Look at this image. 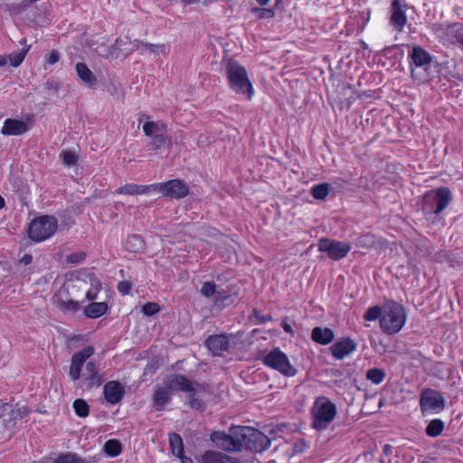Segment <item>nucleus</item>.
<instances>
[{
  "label": "nucleus",
  "instance_id": "72a5a7b5",
  "mask_svg": "<svg viewBox=\"0 0 463 463\" xmlns=\"http://www.w3.org/2000/svg\"><path fill=\"white\" fill-rule=\"evenodd\" d=\"M443 430L444 422L440 419H434L427 425L425 431L429 437L435 438L440 435Z\"/></svg>",
  "mask_w": 463,
  "mask_h": 463
},
{
  "label": "nucleus",
  "instance_id": "20e7f679",
  "mask_svg": "<svg viewBox=\"0 0 463 463\" xmlns=\"http://www.w3.org/2000/svg\"><path fill=\"white\" fill-rule=\"evenodd\" d=\"M452 201V194L446 186L426 192L422 196L421 211L428 215H439Z\"/></svg>",
  "mask_w": 463,
  "mask_h": 463
},
{
  "label": "nucleus",
  "instance_id": "e433bc0d",
  "mask_svg": "<svg viewBox=\"0 0 463 463\" xmlns=\"http://www.w3.org/2000/svg\"><path fill=\"white\" fill-rule=\"evenodd\" d=\"M385 372L380 368H371L366 372V379L374 384H380L385 378Z\"/></svg>",
  "mask_w": 463,
  "mask_h": 463
},
{
  "label": "nucleus",
  "instance_id": "393cba45",
  "mask_svg": "<svg viewBox=\"0 0 463 463\" xmlns=\"http://www.w3.org/2000/svg\"><path fill=\"white\" fill-rule=\"evenodd\" d=\"M76 73L80 82L89 87L93 88L98 83V79L94 73L83 62H78L75 66Z\"/></svg>",
  "mask_w": 463,
  "mask_h": 463
},
{
  "label": "nucleus",
  "instance_id": "052dcab7",
  "mask_svg": "<svg viewBox=\"0 0 463 463\" xmlns=\"http://www.w3.org/2000/svg\"><path fill=\"white\" fill-rule=\"evenodd\" d=\"M33 260V257L30 254H25L21 259V262L24 265H29Z\"/></svg>",
  "mask_w": 463,
  "mask_h": 463
},
{
  "label": "nucleus",
  "instance_id": "7ed1b4c3",
  "mask_svg": "<svg viewBox=\"0 0 463 463\" xmlns=\"http://www.w3.org/2000/svg\"><path fill=\"white\" fill-rule=\"evenodd\" d=\"M311 427L317 430H324L335 420L337 414L336 405L326 396L317 397L310 410Z\"/></svg>",
  "mask_w": 463,
  "mask_h": 463
},
{
  "label": "nucleus",
  "instance_id": "dca6fc26",
  "mask_svg": "<svg viewBox=\"0 0 463 463\" xmlns=\"http://www.w3.org/2000/svg\"><path fill=\"white\" fill-rule=\"evenodd\" d=\"M164 386L172 392H194L193 383L183 374L174 373L165 378Z\"/></svg>",
  "mask_w": 463,
  "mask_h": 463
},
{
  "label": "nucleus",
  "instance_id": "f3484780",
  "mask_svg": "<svg viewBox=\"0 0 463 463\" xmlns=\"http://www.w3.org/2000/svg\"><path fill=\"white\" fill-rule=\"evenodd\" d=\"M103 383V374L98 369L95 362H87L85 365V373L83 375V383L86 389L99 387Z\"/></svg>",
  "mask_w": 463,
  "mask_h": 463
},
{
  "label": "nucleus",
  "instance_id": "b1692460",
  "mask_svg": "<svg viewBox=\"0 0 463 463\" xmlns=\"http://www.w3.org/2000/svg\"><path fill=\"white\" fill-rule=\"evenodd\" d=\"M151 192H153V184L144 185L130 183L122 185L116 190V194L124 195L147 194Z\"/></svg>",
  "mask_w": 463,
  "mask_h": 463
},
{
  "label": "nucleus",
  "instance_id": "7c9ffc66",
  "mask_svg": "<svg viewBox=\"0 0 463 463\" xmlns=\"http://www.w3.org/2000/svg\"><path fill=\"white\" fill-rule=\"evenodd\" d=\"M52 463H88V461L74 452L60 453Z\"/></svg>",
  "mask_w": 463,
  "mask_h": 463
},
{
  "label": "nucleus",
  "instance_id": "13d9d810",
  "mask_svg": "<svg viewBox=\"0 0 463 463\" xmlns=\"http://www.w3.org/2000/svg\"><path fill=\"white\" fill-rule=\"evenodd\" d=\"M145 44H146L145 42H143L141 40H137V39H136L132 42L134 50H139L141 47L145 48Z\"/></svg>",
  "mask_w": 463,
  "mask_h": 463
},
{
  "label": "nucleus",
  "instance_id": "2eb2a0df",
  "mask_svg": "<svg viewBox=\"0 0 463 463\" xmlns=\"http://www.w3.org/2000/svg\"><path fill=\"white\" fill-rule=\"evenodd\" d=\"M408 5L405 0H392L391 5L390 23L399 33L403 32L404 26L408 22L406 10Z\"/></svg>",
  "mask_w": 463,
  "mask_h": 463
},
{
  "label": "nucleus",
  "instance_id": "c85d7f7f",
  "mask_svg": "<svg viewBox=\"0 0 463 463\" xmlns=\"http://www.w3.org/2000/svg\"><path fill=\"white\" fill-rule=\"evenodd\" d=\"M144 239L138 234H132L127 238L126 249L130 252H141L145 250Z\"/></svg>",
  "mask_w": 463,
  "mask_h": 463
},
{
  "label": "nucleus",
  "instance_id": "c03bdc74",
  "mask_svg": "<svg viewBox=\"0 0 463 463\" xmlns=\"http://www.w3.org/2000/svg\"><path fill=\"white\" fill-rule=\"evenodd\" d=\"M251 13L260 19H270L275 16V11L272 8L253 7Z\"/></svg>",
  "mask_w": 463,
  "mask_h": 463
},
{
  "label": "nucleus",
  "instance_id": "c756f323",
  "mask_svg": "<svg viewBox=\"0 0 463 463\" xmlns=\"http://www.w3.org/2000/svg\"><path fill=\"white\" fill-rule=\"evenodd\" d=\"M168 439L172 454L176 458L181 457L184 453L182 437L179 434L173 432L169 434Z\"/></svg>",
  "mask_w": 463,
  "mask_h": 463
},
{
  "label": "nucleus",
  "instance_id": "de8ad7c7",
  "mask_svg": "<svg viewBox=\"0 0 463 463\" xmlns=\"http://www.w3.org/2000/svg\"><path fill=\"white\" fill-rule=\"evenodd\" d=\"M159 305L155 302H147L142 307V312L146 317H151L159 312Z\"/></svg>",
  "mask_w": 463,
  "mask_h": 463
},
{
  "label": "nucleus",
  "instance_id": "37998d69",
  "mask_svg": "<svg viewBox=\"0 0 463 463\" xmlns=\"http://www.w3.org/2000/svg\"><path fill=\"white\" fill-rule=\"evenodd\" d=\"M200 293L206 298L215 296L217 294L216 284L213 281L203 282Z\"/></svg>",
  "mask_w": 463,
  "mask_h": 463
},
{
  "label": "nucleus",
  "instance_id": "a19ab883",
  "mask_svg": "<svg viewBox=\"0 0 463 463\" xmlns=\"http://www.w3.org/2000/svg\"><path fill=\"white\" fill-rule=\"evenodd\" d=\"M60 158L61 159V162L66 166H73L77 164L78 156L77 155L72 151H61L60 154Z\"/></svg>",
  "mask_w": 463,
  "mask_h": 463
},
{
  "label": "nucleus",
  "instance_id": "680f3d73",
  "mask_svg": "<svg viewBox=\"0 0 463 463\" xmlns=\"http://www.w3.org/2000/svg\"><path fill=\"white\" fill-rule=\"evenodd\" d=\"M181 463H194L193 459L190 457L184 456V453L181 457H177Z\"/></svg>",
  "mask_w": 463,
  "mask_h": 463
},
{
  "label": "nucleus",
  "instance_id": "473e14b6",
  "mask_svg": "<svg viewBox=\"0 0 463 463\" xmlns=\"http://www.w3.org/2000/svg\"><path fill=\"white\" fill-rule=\"evenodd\" d=\"M234 301V298L228 293L226 290L222 289L217 291V294L215 295L214 298V306L219 308H223L231 304H232Z\"/></svg>",
  "mask_w": 463,
  "mask_h": 463
},
{
  "label": "nucleus",
  "instance_id": "4468645a",
  "mask_svg": "<svg viewBox=\"0 0 463 463\" xmlns=\"http://www.w3.org/2000/svg\"><path fill=\"white\" fill-rule=\"evenodd\" d=\"M95 349L89 345L79 352L73 354L71 359L69 375L75 382L80 378L82 367L86 361L94 354Z\"/></svg>",
  "mask_w": 463,
  "mask_h": 463
},
{
  "label": "nucleus",
  "instance_id": "2f4dec72",
  "mask_svg": "<svg viewBox=\"0 0 463 463\" xmlns=\"http://www.w3.org/2000/svg\"><path fill=\"white\" fill-rule=\"evenodd\" d=\"M90 288L86 292V299L89 301H94L98 298V295L101 289V282L94 275L90 277Z\"/></svg>",
  "mask_w": 463,
  "mask_h": 463
},
{
  "label": "nucleus",
  "instance_id": "9b49d317",
  "mask_svg": "<svg viewBox=\"0 0 463 463\" xmlns=\"http://www.w3.org/2000/svg\"><path fill=\"white\" fill-rule=\"evenodd\" d=\"M351 244L330 239H321L318 242V250L326 252L328 257L334 260L344 259L351 250Z\"/></svg>",
  "mask_w": 463,
  "mask_h": 463
},
{
  "label": "nucleus",
  "instance_id": "a211bd4d",
  "mask_svg": "<svg viewBox=\"0 0 463 463\" xmlns=\"http://www.w3.org/2000/svg\"><path fill=\"white\" fill-rule=\"evenodd\" d=\"M205 346L214 356L222 355L230 346V341L226 335H212L204 341Z\"/></svg>",
  "mask_w": 463,
  "mask_h": 463
},
{
  "label": "nucleus",
  "instance_id": "09e8293b",
  "mask_svg": "<svg viewBox=\"0 0 463 463\" xmlns=\"http://www.w3.org/2000/svg\"><path fill=\"white\" fill-rule=\"evenodd\" d=\"M145 49L148 50L152 53H165L168 50V47L165 44H153L149 43H146Z\"/></svg>",
  "mask_w": 463,
  "mask_h": 463
},
{
  "label": "nucleus",
  "instance_id": "79ce46f5",
  "mask_svg": "<svg viewBox=\"0 0 463 463\" xmlns=\"http://www.w3.org/2000/svg\"><path fill=\"white\" fill-rule=\"evenodd\" d=\"M164 128V124L160 126L157 122L147 121L143 125V131L146 137H151L155 136L156 132L160 131Z\"/></svg>",
  "mask_w": 463,
  "mask_h": 463
},
{
  "label": "nucleus",
  "instance_id": "69168bd1",
  "mask_svg": "<svg viewBox=\"0 0 463 463\" xmlns=\"http://www.w3.org/2000/svg\"><path fill=\"white\" fill-rule=\"evenodd\" d=\"M62 300L66 301L70 298V296L68 295V297H61Z\"/></svg>",
  "mask_w": 463,
  "mask_h": 463
},
{
  "label": "nucleus",
  "instance_id": "864d4df0",
  "mask_svg": "<svg viewBox=\"0 0 463 463\" xmlns=\"http://www.w3.org/2000/svg\"><path fill=\"white\" fill-rule=\"evenodd\" d=\"M60 59V53L57 50H52L46 58V63L52 65L55 64Z\"/></svg>",
  "mask_w": 463,
  "mask_h": 463
},
{
  "label": "nucleus",
  "instance_id": "f257e3e1",
  "mask_svg": "<svg viewBox=\"0 0 463 463\" xmlns=\"http://www.w3.org/2000/svg\"><path fill=\"white\" fill-rule=\"evenodd\" d=\"M226 77L230 89L236 94L246 95L250 100L253 96V87L246 69L238 61L230 60L226 66Z\"/></svg>",
  "mask_w": 463,
  "mask_h": 463
},
{
  "label": "nucleus",
  "instance_id": "f704fd0d",
  "mask_svg": "<svg viewBox=\"0 0 463 463\" xmlns=\"http://www.w3.org/2000/svg\"><path fill=\"white\" fill-rule=\"evenodd\" d=\"M104 452L109 457H117L122 451L121 443L118 439H109L103 447Z\"/></svg>",
  "mask_w": 463,
  "mask_h": 463
},
{
  "label": "nucleus",
  "instance_id": "603ef678",
  "mask_svg": "<svg viewBox=\"0 0 463 463\" xmlns=\"http://www.w3.org/2000/svg\"><path fill=\"white\" fill-rule=\"evenodd\" d=\"M117 288L119 293H121L122 295H128L129 294L132 288V284L128 280H123L118 282Z\"/></svg>",
  "mask_w": 463,
  "mask_h": 463
},
{
  "label": "nucleus",
  "instance_id": "8fccbe9b",
  "mask_svg": "<svg viewBox=\"0 0 463 463\" xmlns=\"http://www.w3.org/2000/svg\"><path fill=\"white\" fill-rule=\"evenodd\" d=\"M86 258L84 252H74L67 256L66 260L69 263L78 264L82 262Z\"/></svg>",
  "mask_w": 463,
  "mask_h": 463
},
{
  "label": "nucleus",
  "instance_id": "f03ea898",
  "mask_svg": "<svg viewBox=\"0 0 463 463\" xmlns=\"http://www.w3.org/2000/svg\"><path fill=\"white\" fill-rule=\"evenodd\" d=\"M406 320L407 314L402 304L394 300H387L383 304V315L380 321V327L384 333L397 334L404 326Z\"/></svg>",
  "mask_w": 463,
  "mask_h": 463
},
{
  "label": "nucleus",
  "instance_id": "4be33fe9",
  "mask_svg": "<svg viewBox=\"0 0 463 463\" xmlns=\"http://www.w3.org/2000/svg\"><path fill=\"white\" fill-rule=\"evenodd\" d=\"M61 297H68V288L65 287H61L53 296V303L61 311L75 313L80 309V303L78 301L71 298L64 301Z\"/></svg>",
  "mask_w": 463,
  "mask_h": 463
},
{
  "label": "nucleus",
  "instance_id": "e2e57ef3",
  "mask_svg": "<svg viewBox=\"0 0 463 463\" xmlns=\"http://www.w3.org/2000/svg\"><path fill=\"white\" fill-rule=\"evenodd\" d=\"M270 0H256V2L261 5L265 6L269 3ZM281 2V0H276V5H279Z\"/></svg>",
  "mask_w": 463,
  "mask_h": 463
},
{
  "label": "nucleus",
  "instance_id": "1a4fd4ad",
  "mask_svg": "<svg viewBox=\"0 0 463 463\" xmlns=\"http://www.w3.org/2000/svg\"><path fill=\"white\" fill-rule=\"evenodd\" d=\"M239 426H232L230 433L222 430L213 431L211 433V440L220 449L238 452L241 450V440L239 437Z\"/></svg>",
  "mask_w": 463,
  "mask_h": 463
},
{
  "label": "nucleus",
  "instance_id": "3c124183",
  "mask_svg": "<svg viewBox=\"0 0 463 463\" xmlns=\"http://www.w3.org/2000/svg\"><path fill=\"white\" fill-rule=\"evenodd\" d=\"M188 397L189 405L193 409L203 411L204 409V403L202 400L196 398L192 392Z\"/></svg>",
  "mask_w": 463,
  "mask_h": 463
},
{
  "label": "nucleus",
  "instance_id": "4c0bfd02",
  "mask_svg": "<svg viewBox=\"0 0 463 463\" xmlns=\"http://www.w3.org/2000/svg\"><path fill=\"white\" fill-rule=\"evenodd\" d=\"M72 407L74 409L75 414L78 417L85 418L90 413V406L83 399H76L73 402Z\"/></svg>",
  "mask_w": 463,
  "mask_h": 463
},
{
  "label": "nucleus",
  "instance_id": "423d86ee",
  "mask_svg": "<svg viewBox=\"0 0 463 463\" xmlns=\"http://www.w3.org/2000/svg\"><path fill=\"white\" fill-rule=\"evenodd\" d=\"M241 449L245 447L254 452H262L270 447L271 440L264 433L251 427L239 426Z\"/></svg>",
  "mask_w": 463,
  "mask_h": 463
},
{
  "label": "nucleus",
  "instance_id": "58836bf2",
  "mask_svg": "<svg viewBox=\"0 0 463 463\" xmlns=\"http://www.w3.org/2000/svg\"><path fill=\"white\" fill-rule=\"evenodd\" d=\"M329 184H319L312 187L311 194L317 200H324L329 194Z\"/></svg>",
  "mask_w": 463,
  "mask_h": 463
},
{
  "label": "nucleus",
  "instance_id": "5701e85b",
  "mask_svg": "<svg viewBox=\"0 0 463 463\" xmlns=\"http://www.w3.org/2000/svg\"><path fill=\"white\" fill-rule=\"evenodd\" d=\"M103 393L106 401L110 404L118 403L124 397L125 390L118 381H109L105 383Z\"/></svg>",
  "mask_w": 463,
  "mask_h": 463
},
{
  "label": "nucleus",
  "instance_id": "cd10ccee",
  "mask_svg": "<svg viewBox=\"0 0 463 463\" xmlns=\"http://www.w3.org/2000/svg\"><path fill=\"white\" fill-rule=\"evenodd\" d=\"M109 309V306L105 301L102 302H95L91 301L89 305H87L84 309V315L89 318H99L104 314L107 313Z\"/></svg>",
  "mask_w": 463,
  "mask_h": 463
},
{
  "label": "nucleus",
  "instance_id": "49530a36",
  "mask_svg": "<svg viewBox=\"0 0 463 463\" xmlns=\"http://www.w3.org/2000/svg\"><path fill=\"white\" fill-rule=\"evenodd\" d=\"M153 138L151 145L155 149H159L162 146H164L167 141L170 142V138L164 134H156L155 136L151 137Z\"/></svg>",
  "mask_w": 463,
  "mask_h": 463
},
{
  "label": "nucleus",
  "instance_id": "ea45409f",
  "mask_svg": "<svg viewBox=\"0 0 463 463\" xmlns=\"http://www.w3.org/2000/svg\"><path fill=\"white\" fill-rule=\"evenodd\" d=\"M29 48L30 46L23 48L19 52H14L9 54V61L13 67H18L24 61Z\"/></svg>",
  "mask_w": 463,
  "mask_h": 463
},
{
  "label": "nucleus",
  "instance_id": "6e6d98bb",
  "mask_svg": "<svg viewBox=\"0 0 463 463\" xmlns=\"http://www.w3.org/2000/svg\"><path fill=\"white\" fill-rule=\"evenodd\" d=\"M372 241V238L369 235H362L358 238V245L361 247L369 246Z\"/></svg>",
  "mask_w": 463,
  "mask_h": 463
},
{
  "label": "nucleus",
  "instance_id": "a18cd8bd",
  "mask_svg": "<svg viewBox=\"0 0 463 463\" xmlns=\"http://www.w3.org/2000/svg\"><path fill=\"white\" fill-rule=\"evenodd\" d=\"M452 36L455 39L453 43L463 51V26L458 24H454Z\"/></svg>",
  "mask_w": 463,
  "mask_h": 463
},
{
  "label": "nucleus",
  "instance_id": "39448f33",
  "mask_svg": "<svg viewBox=\"0 0 463 463\" xmlns=\"http://www.w3.org/2000/svg\"><path fill=\"white\" fill-rule=\"evenodd\" d=\"M58 229V220L52 215L34 218L27 229L31 240L41 242L52 237Z\"/></svg>",
  "mask_w": 463,
  "mask_h": 463
},
{
  "label": "nucleus",
  "instance_id": "5fc2aeb1",
  "mask_svg": "<svg viewBox=\"0 0 463 463\" xmlns=\"http://www.w3.org/2000/svg\"><path fill=\"white\" fill-rule=\"evenodd\" d=\"M254 315L260 324H265L268 321H271L272 317L270 315H260L259 311L254 310Z\"/></svg>",
  "mask_w": 463,
  "mask_h": 463
},
{
  "label": "nucleus",
  "instance_id": "9d476101",
  "mask_svg": "<svg viewBox=\"0 0 463 463\" xmlns=\"http://www.w3.org/2000/svg\"><path fill=\"white\" fill-rule=\"evenodd\" d=\"M153 192H158L166 197L180 199L189 194V187L183 180L172 179L163 183L153 184Z\"/></svg>",
  "mask_w": 463,
  "mask_h": 463
},
{
  "label": "nucleus",
  "instance_id": "0eeeda50",
  "mask_svg": "<svg viewBox=\"0 0 463 463\" xmlns=\"http://www.w3.org/2000/svg\"><path fill=\"white\" fill-rule=\"evenodd\" d=\"M263 364L287 377L295 376L298 370L291 364L288 357L279 348L269 351L262 359Z\"/></svg>",
  "mask_w": 463,
  "mask_h": 463
},
{
  "label": "nucleus",
  "instance_id": "6ab92c4d",
  "mask_svg": "<svg viewBox=\"0 0 463 463\" xmlns=\"http://www.w3.org/2000/svg\"><path fill=\"white\" fill-rule=\"evenodd\" d=\"M356 347H357V345L353 339H351L349 337H345V338H341V339L337 340L335 343H334L331 345L330 349H331L332 355L335 358H336L338 360H342L348 354L354 352L356 350Z\"/></svg>",
  "mask_w": 463,
  "mask_h": 463
},
{
  "label": "nucleus",
  "instance_id": "4d7b16f0",
  "mask_svg": "<svg viewBox=\"0 0 463 463\" xmlns=\"http://www.w3.org/2000/svg\"><path fill=\"white\" fill-rule=\"evenodd\" d=\"M281 326H282L283 330L286 333L294 335V330H293L292 326L288 323H287L285 320L282 322Z\"/></svg>",
  "mask_w": 463,
  "mask_h": 463
},
{
  "label": "nucleus",
  "instance_id": "a878e982",
  "mask_svg": "<svg viewBox=\"0 0 463 463\" xmlns=\"http://www.w3.org/2000/svg\"><path fill=\"white\" fill-rule=\"evenodd\" d=\"M172 400V393L168 389L164 387H158L155 390L152 403L156 411H163L165 407L170 403Z\"/></svg>",
  "mask_w": 463,
  "mask_h": 463
},
{
  "label": "nucleus",
  "instance_id": "412c9836",
  "mask_svg": "<svg viewBox=\"0 0 463 463\" xmlns=\"http://www.w3.org/2000/svg\"><path fill=\"white\" fill-rule=\"evenodd\" d=\"M197 463H241L240 459L222 452L207 449L197 458Z\"/></svg>",
  "mask_w": 463,
  "mask_h": 463
},
{
  "label": "nucleus",
  "instance_id": "aec40b11",
  "mask_svg": "<svg viewBox=\"0 0 463 463\" xmlns=\"http://www.w3.org/2000/svg\"><path fill=\"white\" fill-rule=\"evenodd\" d=\"M31 126L25 121L7 118L1 128L3 136H21L29 131Z\"/></svg>",
  "mask_w": 463,
  "mask_h": 463
},
{
  "label": "nucleus",
  "instance_id": "bf43d9fd",
  "mask_svg": "<svg viewBox=\"0 0 463 463\" xmlns=\"http://www.w3.org/2000/svg\"><path fill=\"white\" fill-rule=\"evenodd\" d=\"M171 3H181L184 5H192L197 3L199 0H167Z\"/></svg>",
  "mask_w": 463,
  "mask_h": 463
},
{
  "label": "nucleus",
  "instance_id": "f8f14e48",
  "mask_svg": "<svg viewBox=\"0 0 463 463\" xmlns=\"http://www.w3.org/2000/svg\"><path fill=\"white\" fill-rule=\"evenodd\" d=\"M420 407L422 413L426 411L439 412L445 408V399L439 392L426 389L420 394Z\"/></svg>",
  "mask_w": 463,
  "mask_h": 463
},
{
  "label": "nucleus",
  "instance_id": "c9c22d12",
  "mask_svg": "<svg viewBox=\"0 0 463 463\" xmlns=\"http://www.w3.org/2000/svg\"><path fill=\"white\" fill-rule=\"evenodd\" d=\"M383 315V306H373L370 307L364 315V319L366 321H376L379 319V322L381 321V318Z\"/></svg>",
  "mask_w": 463,
  "mask_h": 463
},
{
  "label": "nucleus",
  "instance_id": "bb28decb",
  "mask_svg": "<svg viewBox=\"0 0 463 463\" xmlns=\"http://www.w3.org/2000/svg\"><path fill=\"white\" fill-rule=\"evenodd\" d=\"M334 332L327 327L316 326L311 333V338L314 342L320 345H328L334 340Z\"/></svg>",
  "mask_w": 463,
  "mask_h": 463
},
{
  "label": "nucleus",
  "instance_id": "ddd939ff",
  "mask_svg": "<svg viewBox=\"0 0 463 463\" xmlns=\"http://www.w3.org/2000/svg\"><path fill=\"white\" fill-rule=\"evenodd\" d=\"M407 47L411 75H413L414 72L413 67L423 68L430 65L433 60L432 55L423 47L420 45H407Z\"/></svg>",
  "mask_w": 463,
  "mask_h": 463
},
{
  "label": "nucleus",
  "instance_id": "0e129e2a",
  "mask_svg": "<svg viewBox=\"0 0 463 463\" xmlns=\"http://www.w3.org/2000/svg\"><path fill=\"white\" fill-rule=\"evenodd\" d=\"M6 59L5 56L0 55V68L6 64Z\"/></svg>",
  "mask_w": 463,
  "mask_h": 463
},
{
  "label": "nucleus",
  "instance_id": "6e6552de",
  "mask_svg": "<svg viewBox=\"0 0 463 463\" xmlns=\"http://www.w3.org/2000/svg\"><path fill=\"white\" fill-rule=\"evenodd\" d=\"M30 413L25 405L19 403H4L0 406V425L5 430H13L19 420H23Z\"/></svg>",
  "mask_w": 463,
  "mask_h": 463
}]
</instances>
